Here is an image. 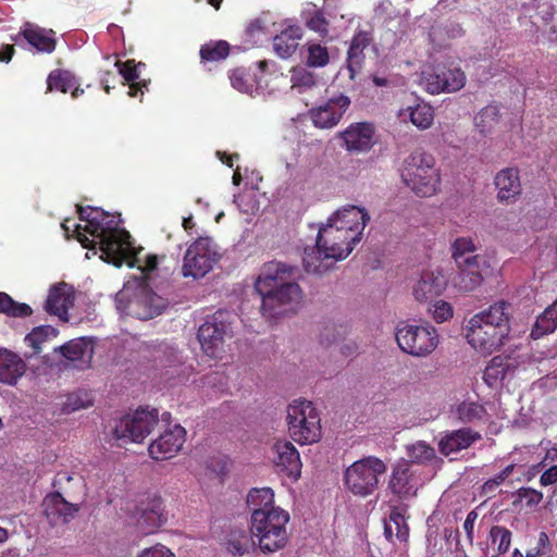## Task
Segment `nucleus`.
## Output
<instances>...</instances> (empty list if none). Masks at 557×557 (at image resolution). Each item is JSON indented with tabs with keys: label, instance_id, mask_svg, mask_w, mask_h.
<instances>
[{
	"label": "nucleus",
	"instance_id": "33",
	"mask_svg": "<svg viewBox=\"0 0 557 557\" xmlns=\"http://www.w3.org/2000/svg\"><path fill=\"white\" fill-rule=\"evenodd\" d=\"M405 451L407 458H404V460L409 465H413V468L429 465L436 457L435 449L424 441H417L406 445Z\"/></svg>",
	"mask_w": 557,
	"mask_h": 557
},
{
	"label": "nucleus",
	"instance_id": "36",
	"mask_svg": "<svg viewBox=\"0 0 557 557\" xmlns=\"http://www.w3.org/2000/svg\"><path fill=\"white\" fill-rule=\"evenodd\" d=\"M253 536L251 530H232L228 534L226 548L234 557H242L255 548Z\"/></svg>",
	"mask_w": 557,
	"mask_h": 557
},
{
	"label": "nucleus",
	"instance_id": "42",
	"mask_svg": "<svg viewBox=\"0 0 557 557\" xmlns=\"http://www.w3.org/2000/svg\"><path fill=\"white\" fill-rule=\"evenodd\" d=\"M534 14L531 15L532 24L536 29L547 34L546 26L553 21L556 5L552 0H534Z\"/></svg>",
	"mask_w": 557,
	"mask_h": 557
},
{
	"label": "nucleus",
	"instance_id": "44",
	"mask_svg": "<svg viewBox=\"0 0 557 557\" xmlns=\"http://www.w3.org/2000/svg\"><path fill=\"white\" fill-rule=\"evenodd\" d=\"M306 26L318 33L321 37L329 35V21L325 18L322 10L311 5L301 13Z\"/></svg>",
	"mask_w": 557,
	"mask_h": 557
},
{
	"label": "nucleus",
	"instance_id": "6",
	"mask_svg": "<svg viewBox=\"0 0 557 557\" xmlns=\"http://www.w3.org/2000/svg\"><path fill=\"white\" fill-rule=\"evenodd\" d=\"M401 178L418 196H432L440 185V172L435 168L434 157L423 149L413 150L404 160Z\"/></svg>",
	"mask_w": 557,
	"mask_h": 557
},
{
	"label": "nucleus",
	"instance_id": "12",
	"mask_svg": "<svg viewBox=\"0 0 557 557\" xmlns=\"http://www.w3.org/2000/svg\"><path fill=\"white\" fill-rule=\"evenodd\" d=\"M159 424V411L138 408L125 414L114 428V435L124 442L141 443Z\"/></svg>",
	"mask_w": 557,
	"mask_h": 557
},
{
	"label": "nucleus",
	"instance_id": "56",
	"mask_svg": "<svg viewBox=\"0 0 557 557\" xmlns=\"http://www.w3.org/2000/svg\"><path fill=\"white\" fill-rule=\"evenodd\" d=\"M114 66L119 69V73L127 82L134 83L136 82V79L139 78V73L137 71V67L134 65L133 60H128L125 63H122L121 61L116 60L114 62Z\"/></svg>",
	"mask_w": 557,
	"mask_h": 557
},
{
	"label": "nucleus",
	"instance_id": "57",
	"mask_svg": "<svg viewBox=\"0 0 557 557\" xmlns=\"http://www.w3.org/2000/svg\"><path fill=\"white\" fill-rule=\"evenodd\" d=\"M391 522H393L396 525L397 532L396 536L399 541H407L409 535V530L405 525V518L399 512H392L389 516Z\"/></svg>",
	"mask_w": 557,
	"mask_h": 557
},
{
	"label": "nucleus",
	"instance_id": "11",
	"mask_svg": "<svg viewBox=\"0 0 557 557\" xmlns=\"http://www.w3.org/2000/svg\"><path fill=\"white\" fill-rule=\"evenodd\" d=\"M219 258L218 246L212 238L199 237L185 252L182 273L185 277L201 278L212 270Z\"/></svg>",
	"mask_w": 557,
	"mask_h": 557
},
{
	"label": "nucleus",
	"instance_id": "59",
	"mask_svg": "<svg viewBox=\"0 0 557 557\" xmlns=\"http://www.w3.org/2000/svg\"><path fill=\"white\" fill-rule=\"evenodd\" d=\"M137 557H174V554L161 544L144 549Z\"/></svg>",
	"mask_w": 557,
	"mask_h": 557
},
{
	"label": "nucleus",
	"instance_id": "64",
	"mask_svg": "<svg viewBox=\"0 0 557 557\" xmlns=\"http://www.w3.org/2000/svg\"><path fill=\"white\" fill-rule=\"evenodd\" d=\"M73 236L76 237V239L83 245V247L90 249L96 245L94 240H89V238L81 232V225L73 224Z\"/></svg>",
	"mask_w": 557,
	"mask_h": 557
},
{
	"label": "nucleus",
	"instance_id": "23",
	"mask_svg": "<svg viewBox=\"0 0 557 557\" xmlns=\"http://www.w3.org/2000/svg\"><path fill=\"white\" fill-rule=\"evenodd\" d=\"M55 352H60L65 359L73 362L74 368L84 370L91 363L94 356V347L85 337H79L54 348Z\"/></svg>",
	"mask_w": 557,
	"mask_h": 557
},
{
	"label": "nucleus",
	"instance_id": "1",
	"mask_svg": "<svg viewBox=\"0 0 557 557\" xmlns=\"http://www.w3.org/2000/svg\"><path fill=\"white\" fill-rule=\"evenodd\" d=\"M297 267L280 261L265 263L255 283L261 297V311L264 317L278 318L300 305L304 294L294 281Z\"/></svg>",
	"mask_w": 557,
	"mask_h": 557
},
{
	"label": "nucleus",
	"instance_id": "9",
	"mask_svg": "<svg viewBox=\"0 0 557 557\" xmlns=\"http://www.w3.org/2000/svg\"><path fill=\"white\" fill-rule=\"evenodd\" d=\"M287 424L292 438L301 444H313L321 438V419L311 401L294 400L287 407Z\"/></svg>",
	"mask_w": 557,
	"mask_h": 557
},
{
	"label": "nucleus",
	"instance_id": "19",
	"mask_svg": "<svg viewBox=\"0 0 557 557\" xmlns=\"http://www.w3.org/2000/svg\"><path fill=\"white\" fill-rule=\"evenodd\" d=\"M466 84V75L460 69L438 67L425 78L426 90L432 95L455 92Z\"/></svg>",
	"mask_w": 557,
	"mask_h": 557
},
{
	"label": "nucleus",
	"instance_id": "54",
	"mask_svg": "<svg viewBox=\"0 0 557 557\" xmlns=\"http://www.w3.org/2000/svg\"><path fill=\"white\" fill-rule=\"evenodd\" d=\"M552 553V544L546 532L539 534L536 545L527 550L528 557H549Z\"/></svg>",
	"mask_w": 557,
	"mask_h": 557
},
{
	"label": "nucleus",
	"instance_id": "50",
	"mask_svg": "<svg viewBox=\"0 0 557 557\" xmlns=\"http://www.w3.org/2000/svg\"><path fill=\"white\" fill-rule=\"evenodd\" d=\"M491 544L499 555L506 554L511 545L512 533L504 525H493L488 534Z\"/></svg>",
	"mask_w": 557,
	"mask_h": 557
},
{
	"label": "nucleus",
	"instance_id": "31",
	"mask_svg": "<svg viewBox=\"0 0 557 557\" xmlns=\"http://www.w3.org/2000/svg\"><path fill=\"white\" fill-rule=\"evenodd\" d=\"M66 286L65 283H61L51 287L45 302V310L60 319L67 315L69 307L72 304L71 296L65 290Z\"/></svg>",
	"mask_w": 557,
	"mask_h": 557
},
{
	"label": "nucleus",
	"instance_id": "4",
	"mask_svg": "<svg viewBox=\"0 0 557 557\" xmlns=\"http://www.w3.org/2000/svg\"><path fill=\"white\" fill-rule=\"evenodd\" d=\"M354 236L327 219L319 227L315 245L306 247L302 264L308 273L322 274L330 270L336 261L347 258L357 243Z\"/></svg>",
	"mask_w": 557,
	"mask_h": 557
},
{
	"label": "nucleus",
	"instance_id": "62",
	"mask_svg": "<svg viewBox=\"0 0 557 557\" xmlns=\"http://www.w3.org/2000/svg\"><path fill=\"white\" fill-rule=\"evenodd\" d=\"M543 473L540 478V484L542 486L553 485L557 482V466H549L543 469Z\"/></svg>",
	"mask_w": 557,
	"mask_h": 557
},
{
	"label": "nucleus",
	"instance_id": "26",
	"mask_svg": "<svg viewBox=\"0 0 557 557\" xmlns=\"http://www.w3.org/2000/svg\"><path fill=\"white\" fill-rule=\"evenodd\" d=\"M372 40V33L368 30H358L354 35L347 52V70L350 79H355L357 73L360 71L364 59L363 51Z\"/></svg>",
	"mask_w": 557,
	"mask_h": 557
},
{
	"label": "nucleus",
	"instance_id": "47",
	"mask_svg": "<svg viewBox=\"0 0 557 557\" xmlns=\"http://www.w3.org/2000/svg\"><path fill=\"white\" fill-rule=\"evenodd\" d=\"M228 78L234 89L244 92L252 94L256 89V81L253 75L244 67H238L230 72Z\"/></svg>",
	"mask_w": 557,
	"mask_h": 557
},
{
	"label": "nucleus",
	"instance_id": "5",
	"mask_svg": "<svg viewBox=\"0 0 557 557\" xmlns=\"http://www.w3.org/2000/svg\"><path fill=\"white\" fill-rule=\"evenodd\" d=\"M94 215L91 218L92 228L89 230V234L99 238L101 259L115 267H121L124 262L122 250L124 246L128 245L129 234L120 230V221L102 209L95 208Z\"/></svg>",
	"mask_w": 557,
	"mask_h": 557
},
{
	"label": "nucleus",
	"instance_id": "58",
	"mask_svg": "<svg viewBox=\"0 0 557 557\" xmlns=\"http://www.w3.org/2000/svg\"><path fill=\"white\" fill-rule=\"evenodd\" d=\"M263 30V26L259 20L252 21L245 30V42L249 46H253L257 40L259 34H261Z\"/></svg>",
	"mask_w": 557,
	"mask_h": 557
},
{
	"label": "nucleus",
	"instance_id": "49",
	"mask_svg": "<svg viewBox=\"0 0 557 557\" xmlns=\"http://www.w3.org/2000/svg\"><path fill=\"white\" fill-rule=\"evenodd\" d=\"M92 397L87 391H76L67 395L66 400L62 405L63 413H72L81 409H86L92 406Z\"/></svg>",
	"mask_w": 557,
	"mask_h": 557
},
{
	"label": "nucleus",
	"instance_id": "40",
	"mask_svg": "<svg viewBox=\"0 0 557 557\" xmlns=\"http://www.w3.org/2000/svg\"><path fill=\"white\" fill-rule=\"evenodd\" d=\"M247 505L251 513L256 510H272L274 506V493L270 487L252 488L247 495Z\"/></svg>",
	"mask_w": 557,
	"mask_h": 557
},
{
	"label": "nucleus",
	"instance_id": "13",
	"mask_svg": "<svg viewBox=\"0 0 557 557\" xmlns=\"http://www.w3.org/2000/svg\"><path fill=\"white\" fill-rule=\"evenodd\" d=\"M225 312H215L198 330V341L202 350L210 357H216L225 337L232 336V326Z\"/></svg>",
	"mask_w": 557,
	"mask_h": 557
},
{
	"label": "nucleus",
	"instance_id": "63",
	"mask_svg": "<svg viewBox=\"0 0 557 557\" xmlns=\"http://www.w3.org/2000/svg\"><path fill=\"white\" fill-rule=\"evenodd\" d=\"M95 208L92 207H78V215L79 220L86 221L87 225L85 226V231L89 233V230L92 228L91 218L94 215Z\"/></svg>",
	"mask_w": 557,
	"mask_h": 557
},
{
	"label": "nucleus",
	"instance_id": "20",
	"mask_svg": "<svg viewBox=\"0 0 557 557\" xmlns=\"http://www.w3.org/2000/svg\"><path fill=\"white\" fill-rule=\"evenodd\" d=\"M341 228L350 233L355 240H361L362 232L370 221L368 211L363 208L348 205L336 212L330 218Z\"/></svg>",
	"mask_w": 557,
	"mask_h": 557
},
{
	"label": "nucleus",
	"instance_id": "21",
	"mask_svg": "<svg viewBox=\"0 0 557 557\" xmlns=\"http://www.w3.org/2000/svg\"><path fill=\"white\" fill-rule=\"evenodd\" d=\"M45 515L52 527L67 524L79 510L78 505L69 503L59 492L49 494L44 500Z\"/></svg>",
	"mask_w": 557,
	"mask_h": 557
},
{
	"label": "nucleus",
	"instance_id": "52",
	"mask_svg": "<svg viewBox=\"0 0 557 557\" xmlns=\"http://www.w3.org/2000/svg\"><path fill=\"white\" fill-rule=\"evenodd\" d=\"M498 108L496 106H487L480 111L475 117V123L478 127H481V132L484 133L498 121Z\"/></svg>",
	"mask_w": 557,
	"mask_h": 557
},
{
	"label": "nucleus",
	"instance_id": "8",
	"mask_svg": "<svg viewBox=\"0 0 557 557\" xmlns=\"http://www.w3.org/2000/svg\"><path fill=\"white\" fill-rule=\"evenodd\" d=\"M387 471V465L376 456H367L354 461L344 472V486L352 495L368 497L380 485V479Z\"/></svg>",
	"mask_w": 557,
	"mask_h": 557
},
{
	"label": "nucleus",
	"instance_id": "7",
	"mask_svg": "<svg viewBox=\"0 0 557 557\" xmlns=\"http://www.w3.org/2000/svg\"><path fill=\"white\" fill-rule=\"evenodd\" d=\"M288 512L281 508L272 510H256L251 513V532L258 539L263 553H274L282 549L288 542L286 524Z\"/></svg>",
	"mask_w": 557,
	"mask_h": 557
},
{
	"label": "nucleus",
	"instance_id": "14",
	"mask_svg": "<svg viewBox=\"0 0 557 557\" xmlns=\"http://www.w3.org/2000/svg\"><path fill=\"white\" fill-rule=\"evenodd\" d=\"M423 480L418 468L399 458L393 463L388 479V490L399 498L408 499L417 495Z\"/></svg>",
	"mask_w": 557,
	"mask_h": 557
},
{
	"label": "nucleus",
	"instance_id": "43",
	"mask_svg": "<svg viewBox=\"0 0 557 557\" xmlns=\"http://www.w3.org/2000/svg\"><path fill=\"white\" fill-rule=\"evenodd\" d=\"M410 122L419 129H428L434 121V109L426 102H419L413 107H408Z\"/></svg>",
	"mask_w": 557,
	"mask_h": 557
},
{
	"label": "nucleus",
	"instance_id": "2",
	"mask_svg": "<svg viewBox=\"0 0 557 557\" xmlns=\"http://www.w3.org/2000/svg\"><path fill=\"white\" fill-rule=\"evenodd\" d=\"M159 257L148 255L145 264L139 265L140 276L128 280L115 295V307L122 315L138 320H150L160 315L169 305L166 298L153 292L151 283L158 274Z\"/></svg>",
	"mask_w": 557,
	"mask_h": 557
},
{
	"label": "nucleus",
	"instance_id": "10",
	"mask_svg": "<svg viewBox=\"0 0 557 557\" xmlns=\"http://www.w3.org/2000/svg\"><path fill=\"white\" fill-rule=\"evenodd\" d=\"M395 338L398 347L413 357H426L438 345L437 331L429 323L411 324L400 321L396 326Z\"/></svg>",
	"mask_w": 557,
	"mask_h": 557
},
{
	"label": "nucleus",
	"instance_id": "41",
	"mask_svg": "<svg viewBox=\"0 0 557 557\" xmlns=\"http://www.w3.org/2000/svg\"><path fill=\"white\" fill-rule=\"evenodd\" d=\"M58 334L59 331L51 325H39L34 327L24 338L25 343L33 348V354L30 356L38 355L41 351V345L55 338Z\"/></svg>",
	"mask_w": 557,
	"mask_h": 557
},
{
	"label": "nucleus",
	"instance_id": "39",
	"mask_svg": "<svg viewBox=\"0 0 557 557\" xmlns=\"http://www.w3.org/2000/svg\"><path fill=\"white\" fill-rule=\"evenodd\" d=\"M300 54L309 67H324L330 62L327 48L315 41L304 45Z\"/></svg>",
	"mask_w": 557,
	"mask_h": 557
},
{
	"label": "nucleus",
	"instance_id": "48",
	"mask_svg": "<svg viewBox=\"0 0 557 557\" xmlns=\"http://www.w3.org/2000/svg\"><path fill=\"white\" fill-rule=\"evenodd\" d=\"M47 85L50 91L60 90L65 94L77 85V82L69 71L54 70L49 74Z\"/></svg>",
	"mask_w": 557,
	"mask_h": 557
},
{
	"label": "nucleus",
	"instance_id": "27",
	"mask_svg": "<svg viewBox=\"0 0 557 557\" xmlns=\"http://www.w3.org/2000/svg\"><path fill=\"white\" fill-rule=\"evenodd\" d=\"M480 438L481 435L471 429H459L447 433L444 437H442L438 443V448L443 455L448 456L470 447Z\"/></svg>",
	"mask_w": 557,
	"mask_h": 557
},
{
	"label": "nucleus",
	"instance_id": "24",
	"mask_svg": "<svg viewBox=\"0 0 557 557\" xmlns=\"http://www.w3.org/2000/svg\"><path fill=\"white\" fill-rule=\"evenodd\" d=\"M447 286V280L442 270L423 271L413 287V296L419 301H426L441 295Z\"/></svg>",
	"mask_w": 557,
	"mask_h": 557
},
{
	"label": "nucleus",
	"instance_id": "16",
	"mask_svg": "<svg viewBox=\"0 0 557 557\" xmlns=\"http://www.w3.org/2000/svg\"><path fill=\"white\" fill-rule=\"evenodd\" d=\"M276 471L296 481L301 474V460L297 448L286 440H278L272 447Z\"/></svg>",
	"mask_w": 557,
	"mask_h": 557
},
{
	"label": "nucleus",
	"instance_id": "35",
	"mask_svg": "<svg viewBox=\"0 0 557 557\" xmlns=\"http://www.w3.org/2000/svg\"><path fill=\"white\" fill-rule=\"evenodd\" d=\"M451 256L457 265H475L480 257L474 255L476 246L470 237H458L451 245Z\"/></svg>",
	"mask_w": 557,
	"mask_h": 557
},
{
	"label": "nucleus",
	"instance_id": "61",
	"mask_svg": "<svg viewBox=\"0 0 557 557\" xmlns=\"http://www.w3.org/2000/svg\"><path fill=\"white\" fill-rule=\"evenodd\" d=\"M479 515L475 509L468 512L466 520L463 522V530L466 532L467 539L470 544L473 543L474 540V523L478 519Z\"/></svg>",
	"mask_w": 557,
	"mask_h": 557
},
{
	"label": "nucleus",
	"instance_id": "28",
	"mask_svg": "<svg viewBox=\"0 0 557 557\" xmlns=\"http://www.w3.org/2000/svg\"><path fill=\"white\" fill-rule=\"evenodd\" d=\"M26 371L25 361L15 352L0 349V382L14 385Z\"/></svg>",
	"mask_w": 557,
	"mask_h": 557
},
{
	"label": "nucleus",
	"instance_id": "38",
	"mask_svg": "<svg viewBox=\"0 0 557 557\" xmlns=\"http://www.w3.org/2000/svg\"><path fill=\"white\" fill-rule=\"evenodd\" d=\"M557 329V299L537 317L531 331L535 339L553 333Z\"/></svg>",
	"mask_w": 557,
	"mask_h": 557
},
{
	"label": "nucleus",
	"instance_id": "37",
	"mask_svg": "<svg viewBox=\"0 0 557 557\" xmlns=\"http://www.w3.org/2000/svg\"><path fill=\"white\" fill-rule=\"evenodd\" d=\"M459 273L455 278V286L461 292H472L479 287L483 281L480 273V262L475 265H457Z\"/></svg>",
	"mask_w": 557,
	"mask_h": 557
},
{
	"label": "nucleus",
	"instance_id": "55",
	"mask_svg": "<svg viewBox=\"0 0 557 557\" xmlns=\"http://www.w3.org/2000/svg\"><path fill=\"white\" fill-rule=\"evenodd\" d=\"M517 500L524 502L527 507H535L543 500V493L531 487H520L517 492Z\"/></svg>",
	"mask_w": 557,
	"mask_h": 557
},
{
	"label": "nucleus",
	"instance_id": "18",
	"mask_svg": "<svg viewBox=\"0 0 557 557\" xmlns=\"http://www.w3.org/2000/svg\"><path fill=\"white\" fill-rule=\"evenodd\" d=\"M186 441V431L180 424L164 431L149 445V455L154 460H168L176 456Z\"/></svg>",
	"mask_w": 557,
	"mask_h": 557
},
{
	"label": "nucleus",
	"instance_id": "46",
	"mask_svg": "<svg viewBox=\"0 0 557 557\" xmlns=\"http://www.w3.org/2000/svg\"><path fill=\"white\" fill-rule=\"evenodd\" d=\"M0 313L13 318H25L29 317L33 310L27 304L17 302L7 293L0 292Z\"/></svg>",
	"mask_w": 557,
	"mask_h": 557
},
{
	"label": "nucleus",
	"instance_id": "25",
	"mask_svg": "<svg viewBox=\"0 0 557 557\" xmlns=\"http://www.w3.org/2000/svg\"><path fill=\"white\" fill-rule=\"evenodd\" d=\"M140 516L137 519V528L143 534H151L160 528L165 518L163 516L162 500L154 496L146 506L139 508Z\"/></svg>",
	"mask_w": 557,
	"mask_h": 557
},
{
	"label": "nucleus",
	"instance_id": "51",
	"mask_svg": "<svg viewBox=\"0 0 557 557\" xmlns=\"http://www.w3.org/2000/svg\"><path fill=\"white\" fill-rule=\"evenodd\" d=\"M290 83L293 87L309 89L315 85V76L308 69L296 66L290 71Z\"/></svg>",
	"mask_w": 557,
	"mask_h": 557
},
{
	"label": "nucleus",
	"instance_id": "34",
	"mask_svg": "<svg viewBox=\"0 0 557 557\" xmlns=\"http://www.w3.org/2000/svg\"><path fill=\"white\" fill-rule=\"evenodd\" d=\"M23 35L26 41L39 52L51 53L55 49L52 30L47 32L44 28L28 25L23 30Z\"/></svg>",
	"mask_w": 557,
	"mask_h": 557
},
{
	"label": "nucleus",
	"instance_id": "17",
	"mask_svg": "<svg viewBox=\"0 0 557 557\" xmlns=\"http://www.w3.org/2000/svg\"><path fill=\"white\" fill-rule=\"evenodd\" d=\"M346 150L366 153L375 145V127L369 122L351 123L341 134Z\"/></svg>",
	"mask_w": 557,
	"mask_h": 557
},
{
	"label": "nucleus",
	"instance_id": "45",
	"mask_svg": "<svg viewBox=\"0 0 557 557\" xmlns=\"http://www.w3.org/2000/svg\"><path fill=\"white\" fill-rule=\"evenodd\" d=\"M199 53L202 62H219L227 58L230 45L225 40L210 41L201 46Z\"/></svg>",
	"mask_w": 557,
	"mask_h": 557
},
{
	"label": "nucleus",
	"instance_id": "30",
	"mask_svg": "<svg viewBox=\"0 0 557 557\" xmlns=\"http://www.w3.org/2000/svg\"><path fill=\"white\" fill-rule=\"evenodd\" d=\"M301 37L302 29L300 26L292 25L286 27L273 38V50L275 54L281 59H288L295 53Z\"/></svg>",
	"mask_w": 557,
	"mask_h": 557
},
{
	"label": "nucleus",
	"instance_id": "3",
	"mask_svg": "<svg viewBox=\"0 0 557 557\" xmlns=\"http://www.w3.org/2000/svg\"><path fill=\"white\" fill-rule=\"evenodd\" d=\"M510 308V304L498 301L472 315L466 325L468 343L483 354L503 347L511 331Z\"/></svg>",
	"mask_w": 557,
	"mask_h": 557
},
{
	"label": "nucleus",
	"instance_id": "15",
	"mask_svg": "<svg viewBox=\"0 0 557 557\" xmlns=\"http://www.w3.org/2000/svg\"><path fill=\"white\" fill-rule=\"evenodd\" d=\"M350 99L344 94L330 97L324 103L311 109L310 116L319 128H332L342 120L350 106Z\"/></svg>",
	"mask_w": 557,
	"mask_h": 557
},
{
	"label": "nucleus",
	"instance_id": "53",
	"mask_svg": "<svg viewBox=\"0 0 557 557\" xmlns=\"http://www.w3.org/2000/svg\"><path fill=\"white\" fill-rule=\"evenodd\" d=\"M429 312L437 323H443L453 317L454 310L449 302L437 300L429 308Z\"/></svg>",
	"mask_w": 557,
	"mask_h": 557
},
{
	"label": "nucleus",
	"instance_id": "22",
	"mask_svg": "<svg viewBox=\"0 0 557 557\" xmlns=\"http://www.w3.org/2000/svg\"><path fill=\"white\" fill-rule=\"evenodd\" d=\"M497 200L502 203L515 202L521 194L519 172L515 168L500 170L494 177Z\"/></svg>",
	"mask_w": 557,
	"mask_h": 557
},
{
	"label": "nucleus",
	"instance_id": "60",
	"mask_svg": "<svg viewBox=\"0 0 557 557\" xmlns=\"http://www.w3.org/2000/svg\"><path fill=\"white\" fill-rule=\"evenodd\" d=\"M556 461H557V448L550 447V448L546 449V453H545V456L543 457V459L539 463H536L532 467V470L535 472H540L546 467L555 466L554 463Z\"/></svg>",
	"mask_w": 557,
	"mask_h": 557
},
{
	"label": "nucleus",
	"instance_id": "29",
	"mask_svg": "<svg viewBox=\"0 0 557 557\" xmlns=\"http://www.w3.org/2000/svg\"><path fill=\"white\" fill-rule=\"evenodd\" d=\"M517 366L508 356H495L486 366L483 374L485 383L493 387L502 383L508 375L513 374Z\"/></svg>",
	"mask_w": 557,
	"mask_h": 557
},
{
	"label": "nucleus",
	"instance_id": "32",
	"mask_svg": "<svg viewBox=\"0 0 557 557\" xmlns=\"http://www.w3.org/2000/svg\"><path fill=\"white\" fill-rule=\"evenodd\" d=\"M450 413L460 423L469 424L481 421L486 416V409L478 401L466 399L453 406Z\"/></svg>",
	"mask_w": 557,
	"mask_h": 557
}]
</instances>
